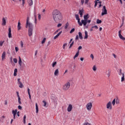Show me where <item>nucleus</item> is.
Wrapping results in <instances>:
<instances>
[{"instance_id": "nucleus-3", "label": "nucleus", "mask_w": 125, "mask_h": 125, "mask_svg": "<svg viewBox=\"0 0 125 125\" xmlns=\"http://www.w3.org/2000/svg\"><path fill=\"white\" fill-rule=\"evenodd\" d=\"M28 28V35L29 37H31L33 36V25L29 24Z\"/></svg>"}, {"instance_id": "nucleus-34", "label": "nucleus", "mask_w": 125, "mask_h": 125, "mask_svg": "<svg viewBox=\"0 0 125 125\" xmlns=\"http://www.w3.org/2000/svg\"><path fill=\"white\" fill-rule=\"evenodd\" d=\"M21 48L24 47V42H23V41H21Z\"/></svg>"}, {"instance_id": "nucleus-45", "label": "nucleus", "mask_w": 125, "mask_h": 125, "mask_svg": "<svg viewBox=\"0 0 125 125\" xmlns=\"http://www.w3.org/2000/svg\"><path fill=\"white\" fill-rule=\"evenodd\" d=\"M45 41H46V39L44 38L43 40L42 41V43L43 44L44 42H45Z\"/></svg>"}, {"instance_id": "nucleus-5", "label": "nucleus", "mask_w": 125, "mask_h": 125, "mask_svg": "<svg viewBox=\"0 0 125 125\" xmlns=\"http://www.w3.org/2000/svg\"><path fill=\"white\" fill-rule=\"evenodd\" d=\"M2 22H1V25L2 26H5L6 25V21L7 20V18L5 17H3L2 19Z\"/></svg>"}, {"instance_id": "nucleus-7", "label": "nucleus", "mask_w": 125, "mask_h": 125, "mask_svg": "<svg viewBox=\"0 0 125 125\" xmlns=\"http://www.w3.org/2000/svg\"><path fill=\"white\" fill-rule=\"evenodd\" d=\"M105 14H107V9H106V7L105 6H104L102 9V16L105 15Z\"/></svg>"}, {"instance_id": "nucleus-26", "label": "nucleus", "mask_w": 125, "mask_h": 125, "mask_svg": "<svg viewBox=\"0 0 125 125\" xmlns=\"http://www.w3.org/2000/svg\"><path fill=\"white\" fill-rule=\"evenodd\" d=\"M83 18L84 20L87 21V20L88 19V14L84 15Z\"/></svg>"}, {"instance_id": "nucleus-14", "label": "nucleus", "mask_w": 125, "mask_h": 125, "mask_svg": "<svg viewBox=\"0 0 125 125\" xmlns=\"http://www.w3.org/2000/svg\"><path fill=\"white\" fill-rule=\"evenodd\" d=\"M81 24H83V26H86V24H87V21L85 20H82L81 21Z\"/></svg>"}, {"instance_id": "nucleus-6", "label": "nucleus", "mask_w": 125, "mask_h": 125, "mask_svg": "<svg viewBox=\"0 0 125 125\" xmlns=\"http://www.w3.org/2000/svg\"><path fill=\"white\" fill-rule=\"evenodd\" d=\"M112 103L111 102H108L106 104V109H108V110H112Z\"/></svg>"}, {"instance_id": "nucleus-62", "label": "nucleus", "mask_w": 125, "mask_h": 125, "mask_svg": "<svg viewBox=\"0 0 125 125\" xmlns=\"http://www.w3.org/2000/svg\"><path fill=\"white\" fill-rule=\"evenodd\" d=\"M81 3L82 4H83L84 3V0H81Z\"/></svg>"}, {"instance_id": "nucleus-33", "label": "nucleus", "mask_w": 125, "mask_h": 125, "mask_svg": "<svg viewBox=\"0 0 125 125\" xmlns=\"http://www.w3.org/2000/svg\"><path fill=\"white\" fill-rule=\"evenodd\" d=\"M101 23H102V21L101 20H100L99 19L97 20V24H101Z\"/></svg>"}, {"instance_id": "nucleus-47", "label": "nucleus", "mask_w": 125, "mask_h": 125, "mask_svg": "<svg viewBox=\"0 0 125 125\" xmlns=\"http://www.w3.org/2000/svg\"><path fill=\"white\" fill-rule=\"evenodd\" d=\"M4 118H5V117L4 116H2V117H1L0 118V122H1V120H3V119H4Z\"/></svg>"}, {"instance_id": "nucleus-9", "label": "nucleus", "mask_w": 125, "mask_h": 125, "mask_svg": "<svg viewBox=\"0 0 125 125\" xmlns=\"http://www.w3.org/2000/svg\"><path fill=\"white\" fill-rule=\"evenodd\" d=\"M29 20H30V19H29V17H28L27 18L26 23V25H25V27L26 28H28V26H30V25H33V24H32V23H30V22L29 21Z\"/></svg>"}, {"instance_id": "nucleus-20", "label": "nucleus", "mask_w": 125, "mask_h": 125, "mask_svg": "<svg viewBox=\"0 0 125 125\" xmlns=\"http://www.w3.org/2000/svg\"><path fill=\"white\" fill-rule=\"evenodd\" d=\"M61 34H62V31L60 32L57 35H56L54 37V40H56L58 37L61 35Z\"/></svg>"}, {"instance_id": "nucleus-50", "label": "nucleus", "mask_w": 125, "mask_h": 125, "mask_svg": "<svg viewBox=\"0 0 125 125\" xmlns=\"http://www.w3.org/2000/svg\"><path fill=\"white\" fill-rule=\"evenodd\" d=\"M43 103L44 104V107H45V106H46V102L44 101H43Z\"/></svg>"}, {"instance_id": "nucleus-56", "label": "nucleus", "mask_w": 125, "mask_h": 125, "mask_svg": "<svg viewBox=\"0 0 125 125\" xmlns=\"http://www.w3.org/2000/svg\"><path fill=\"white\" fill-rule=\"evenodd\" d=\"M15 51H16V52H17L18 51V50H19V48H18L17 47H15Z\"/></svg>"}, {"instance_id": "nucleus-12", "label": "nucleus", "mask_w": 125, "mask_h": 125, "mask_svg": "<svg viewBox=\"0 0 125 125\" xmlns=\"http://www.w3.org/2000/svg\"><path fill=\"white\" fill-rule=\"evenodd\" d=\"M72 109L73 105L71 104H69L68 106L67 107V112H71Z\"/></svg>"}, {"instance_id": "nucleus-63", "label": "nucleus", "mask_w": 125, "mask_h": 125, "mask_svg": "<svg viewBox=\"0 0 125 125\" xmlns=\"http://www.w3.org/2000/svg\"><path fill=\"white\" fill-rule=\"evenodd\" d=\"M82 48H83V47H82V46H80L78 47V50H80V49H82Z\"/></svg>"}, {"instance_id": "nucleus-19", "label": "nucleus", "mask_w": 125, "mask_h": 125, "mask_svg": "<svg viewBox=\"0 0 125 125\" xmlns=\"http://www.w3.org/2000/svg\"><path fill=\"white\" fill-rule=\"evenodd\" d=\"M35 106H36V114H38L39 113V106H38V103L35 104Z\"/></svg>"}, {"instance_id": "nucleus-41", "label": "nucleus", "mask_w": 125, "mask_h": 125, "mask_svg": "<svg viewBox=\"0 0 125 125\" xmlns=\"http://www.w3.org/2000/svg\"><path fill=\"white\" fill-rule=\"evenodd\" d=\"M18 103L19 104H21V98H20V97L18 98Z\"/></svg>"}, {"instance_id": "nucleus-31", "label": "nucleus", "mask_w": 125, "mask_h": 125, "mask_svg": "<svg viewBox=\"0 0 125 125\" xmlns=\"http://www.w3.org/2000/svg\"><path fill=\"white\" fill-rule=\"evenodd\" d=\"M19 84H20L19 85V87L20 88H23V83H22V82H21V83H19Z\"/></svg>"}, {"instance_id": "nucleus-36", "label": "nucleus", "mask_w": 125, "mask_h": 125, "mask_svg": "<svg viewBox=\"0 0 125 125\" xmlns=\"http://www.w3.org/2000/svg\"><path fill=\"white\" fill-rule=\"evenodd\" d=\"M115 103H116V104H120V100L117 99L115 100Z\"/></svg>"}, {"instance_id": "nucleus-48", "label": "nucleus", "mask_w": 125, "mask_h": 125, "mask_svg": "<svg viewBox=\"0 0 125 125\" xmlns=\"http://www.w3.org/2000/svg\"><path fill=\"white\" fill-rule=\"evenodd\" d=\"M93 71H96L97 69H96V66L95 65L93 66Z\"/></svg>"}, {"instance_id": "nucleus-1", "label": "nucleus", "mask_w": 125, "mask_h": 125, "mask_svg": "<svg viewBox=\"0 0 125 125\" xmlns=\"http://www.w3.org/2000/svg\"><path fill=\"white\" fill-rule=\"evenodd\" d=\"M52 17L56 23H59V21L62 20V14L59 10L55 9L52 12Z\"/></svg>"}, {"instance_id": "nucleus-59", "label": "nucleus", "mask_w": 125, "mask_h": 125, "mask_svg": "<svg viewBox=\"0 0 125 125\" xmlns=\"http://www.w3.org/2000/svg\"><path fill=\"white\" fill-rule=\"evenodd\" d=\"M21 82V81H20V78L18 79V83H20Z\"/></svg>"}, {"instance_id": "nucleus-16", "label": "nucleus", "mask_w": 125, "mask_h": 125, "mask_svg": "<svg viewBox=\"0 0 125 125\" xmlns=\"http://www.w3.org/2000/svg\"><path fill=\"white\" fill-rule=\"evenodd\" d=\"M5 55H6V53L5 52H3V53L2 54V56H1V58H2V61H3V60H4V59H5Z\"/></svg>"}, {"instance_id": "nucleus-40", "label": "nucleus", "mask_w": 125, "mask_h": 125, "mask_svg": "<svg viewBox=\"0 0 125 125\" xmlns=\"http://www.w3.org/2000/svg\"><path fill=\"white\" fill-rule=\"evenodd\" d=\"M73 44H74V41H73L72 42V43L70 44V45L69 47V48H71V47H72L73 46Z\"/></svg>"}, {"instance_id": "nucleus-27", "label": "nucleus", "mask_w": 125, "mask_h": 125, "mask_svg": "<svg viewBox=\"0 0 125 125\" xmlns=\"http://www.w3.org/2000/svg\"><path fill=\"white\" fill-rule=\"evenodd\" d=\"M83 10H81L79 11V14L81 17H83Z\"/></svg>"}, {"instance_id": "nucleus-64", "label": "nucleus", "mask_w": 125, "mask_h": 125, "mask_svg": "<svg viewBox=\"0 0 125 125\" xmlns=\"http://www.w3.org/2000/svg\"><path fill=\"white\" fill-rule=\"evenodd\" d=\"M17 97H18V98H19V97H20V96H19V92H17Z\"/></svg>"}, {"instance_id": "nucleus-52", "label": "nucleus", "mask_w": 125, "mask_h": 125, "mask_svg": "<svg viewBox=\"0 0 125 125\" xmlns=\"http://www.w3.org/2000/svg\"><path fill=\"white\" fill-rule=\"evenodd\" d=\"M119 75L120 76H122V75H123V73H122V69H120V72L119 73Z\"/></svg>"}, {"instance_id": "nucleus-21", "label": "nucleus", "mask_w": 125, "mask_h": 125, "mask_svg": "<svg viewBox=\"0 0 125 125\" xmlns=\"http://www.w3.org/2000/svg\"><path fill=\"white\" fill-rule=\"evenodd\" d=\"M79 54H80V51L78 50L77 51V52L76 53V54H75V55L74 57V59H76V58H77V57H78V56H79Z\"/></svg>"}, {"instance_id": "nucleus-54", "label": "nucleus", "mask_w": 125, "mask_h": 125, "mask_svg": "<svg viewBox=\"0 0 125 125\" xmlns=\"http://www.w3.org/2000/svg\"><path fill=\"white\" fill-rule=\"evenodd\" d=\"M27 92L28 94H31V93L30 92V88H27Z\"/></svg>"}, {"instance_id": "nucleus-43", "label": "nucleus", "mask_w": 125, "mask_h": 125, "mask_svg": "<svg viewBox=\"0 0 125 125\" xmlns=\"http://www.w3.org/2000/svg\"><path fill=\"white\" fill-rule=\"evenodd\" d=\"M74 32H75V28H73L70 31V34H72V33H74Z\"/></svg>"}, {"instance_id": "nucleus-35", "label": "nucleus", "mask_w": 125, "mask_h": 125, "mask_svg": "<svg viewBox=\"0 0 125 125\" xmlns=\"http://www.w3.org/2000/svg\"><path fill=\"white\" fill-rule=\"evenodd\" d=\"M69 27V22H67L64 26V29H67Z\"/></svg>"}, {"instance_id": "nucleus-15", "label": "nucleus", "mask_w": 125, "mask_h": 125, "mask_svg": "<svg viewBox=\"0 0 125 125\" xmlns=\"http://www.w3.org/2000/svg\"><path fill=\"white\" fill-rule=\"evenodd\" d=\"M19 64L21 67H22V60L20 56L19 57Z\"/></svg>"}, {"instance_id": "nucleus-37", "label": "nucleus", "mask_w": 125, "mask_h": 125, "mask_svg": "<svg viewBox=\"0 0 125 125\" xmlns=\"http://www.w3.org/2000/svg\"><path fill=\"white\" fill-rule=\"evenodd\" d=\"M21 0H19L20 1H21ZM22 6H24V5L25 4L26 1L25 0H22Z\"/></svg>"}, {"instance_id": "nucleus-61", "label": "nucleus", "mask_w": 125, "mask_h": 125, "mask_svg": "<svg viewBox=\"0 0 125 125\" xmlns=\"http://www.w3.org/2000/svg\"><path fill=\"white\" fill-rule=\"evenodd\" d=\"M75 40L77 41V40H79V35H77L75 38Z\"/></svg>"}, {"instance_id": "nucleus-55", "label": "nucleus", "mask_w": 125, "mask_h": 125, "mask_svg": "<svg viewBox=\"0 0 125 125\" xmlns=\"http://www.w3.org/2000/svg\"><path fill=\"white\" fill-rule=\"evenodd\" d=\"M95 3L94 7H96V6H97V3H98L97 2V1H95Z\"/></svg>"}, {"instance_id": "nucleus-51", "label": "nucleus", "mask_w": 125, "mask_h": 125, "mask_svg": "<svg viewBox=\"0 0 125 125\" xmlns=\"http://www.w3.org/2000/svg\"><path fill=\"white\" fill-rule=\"evenodd\" d=\"M18 108L19 110H22V106H21V105H19L18 106Z\"/></svg>"}, {"instance_id": "nucleus-53", "label": "nucleus", "mask_w": 125, "mask_h": 125, "mask_svg": "<svg viewBox=\"0 0 125 125\" xmlns=\"http://www.w3.org/2000/svg\"><path fill=\"white\" fill-rule=\"evenodd\" d=\"M83 125H91V124H89V123H85Z\"/></svg>"}, {"instance_id": "nucleus-29", "label": "nucleus", "mask_w": 125, "mask_h": 125, "mask_svg": "<svg viewBox=\"0 0 125 125\" xmlns=\"http://www.w3.org/2000/svg\"><path fill=\"white\" fill-rule=\"evenodd\" d=\"M17 68L15 69L14 72V77H16V76H17Z\"/></svg>"}, {"instance_id": "nucleus-28", "label": "nucleus", "mask_w": 125, "mask_h": 125, "mask_svg": "<svg viewBox=\"0 0 125 125\" xmlns=\"http://www.w3.org/2000/svg\"><path fill=\"white\" fill-rule=\"evenodd\" d=\"M79 39L80 40H83V34H82V32H79Z\"/></svg>"}, {"instance_id": "nucleus-38", "label": "nucleus", "mask_w": 125, "mask_h": 125, "mask_svg": "<svg viewBox=\"0 0 125 125\" xmlns=\"http://www.w3.org/2000/svg\"><path fill=\"white\" fill-rule=\"evenodd\" d=\"M23 123L26 124V115H25L23 117Z\"/></svg>"}, {"instance_id": "nucleus-39", "label": "nucleus", "mask_w": 125, "mask_h": 125, "mask_svg": "<svg viewBox=\"0 0 125 125\" xmlns=\"http://www.w3.org/2000/svg\"><path fill=\"white\" fill-rule=\"evenodd\" d=\"M13 62H14V63H17V62H18V61L17 60V59H16V58H14V59H13Z\"/></svg>"}, {"instance_id": "nucleus-17", "label": "nucleus", "mask_w": 125, "mask_h": 125, "mask_svg": "<svg viewBox=\"0 0 125 125\" xmlns=\"http://www.w3.org/2000/svg\"><path fill=\"white\" fill-rule=\"evenodd\" d=\"M58 75H59V70L57 69L54 72V76H58Z\"/></svg>"}, {"instance_id": "nucleus-42", "label": "nucleus", "mask_w": 125, "mask_h": 125, "mask_svg": "<svg viewBox=\"0 0 125 125\" xmlns=\"http://www.w3.org/2000/svg\"><path fill=\"white\" fill-rule=\"evenodd\" d=\"M4 43V41H0V46H1Z\"/></svg>"}, {"instance_id": "nucleus-8", "label": "nucleus", "mask_w": 125, "mask_h": 125, "mask_svg": "<svg viewBox=\"0 0 125 125\" xmlns=\"http://www.w3.org/2000/svg\"><path fill=\"white\" fill-rule=\"evenodd\" d=\"M75 18L76 20L78 21V23L79 25H80V26H83V23H82V22H81L80 21L81 19H80V18L79 17V15H75Z\"/></svg>"}, {"instance_id": "nucleus-30", "label": "nucleus", "mask_w": 125, "mask_h": 125, "mask_svg": "<svg viewBox=\"0 0 125 125\" xmlns=\"http://www.w3.org/2000/svg\"><path fill=\"white\" fill-rule=\"evenodd\" d=\"M56 64H57V62H54L52 63V66L53 68H54V67H55V66H56Z\"/></svg>"}, {"instance_id": "nucleus-22", "label": "nucleus", "mask_w": 125, "mask_h": 125, "mask_svg": "<svg viewBox=\"0 0 125 125\" xmlns=\"http://www.w3.org/2000/svg\"><path fill=\"white\" fill-rule=\"evenodd\" d=\"M12 114L13 116H16V115H17V109L13 110L12 111Z\"/></svg>"}, {"instance_id": "nucleus-11", "label": "nucleus", "mask_w": 125, "mask_h": 125, "mask_svg": "<svg viewBox=\"0 0 125 125\" xmlns=\"http://www.w3.org/2000/svg\"><path fill=\"white\" fill-rule=\"evenodd\" d=\"M104 73L105 74V75H107L108 78H109L111 75V70H110V69H107L105 71Z\"/></svg>"}, {"instance_id": "nucleus-58", "label": "nucleus", "mask_w": 125, "mask_h": 125, "mask_svg": "<svg viewBox=\"0 0 125 125\" xmlns=\"http://www.w3.org/2000/svg\"><path fill=\"white\" fill-rule=\"evenodd\" d=\"M41 18H42V16H41V15L38 14V19H39V20H41Z\"/></svg>"}, {"instance_id": "nucleus-23", "label": "nucleus", "mask_w": 125, "mask_h": 125, "mask_svg": "<svg viewBox=\"0 0 125 125\" xmlns=\"http://www.w3.org/2000/svg\"><path fill=\"white\" fill-rule=\"evenodd\" d=\"M84 34H85V37H84V39H87V38H88V35L87 34H88L87 31H85Z\"/></svg>"}, {"instance_id": "nucleus-46", "label": "nucleus", "mask_w": 125, "mask_h": 125, "mask_svg": "<svg viewBox=\"0 0 125 125\" xmlns=\"http://www.w3.org/2000/svg\"><path fill=\"white\" fill-rule=\"evenodd\" d=\"M67 46V43H64L63 46H62V48L63 49H65V47H66V46Z\"/></svg>"}, {"instance_id": "nucleus-24", "label": "nucleus", "mask_w": 125, "mask_h": 125, "mask_svg": "<svg viewBox=\"0 0 125 125\" xmlns=\"http://www.w3.org/2000/svg\"><path fill=\"white\" fill-rule=\"evenodd\" d=\"M27 2L29 4V5H33V0H28Z\"/></svg>"}, {"instance_id": "nucleus-25", "label": "nucleus", "mask_w": 125, "mask_h": 125, "mask_svg": "<svg viewBox=\"0 0 125 125\" xmlns=\"http://www.w3.org/2000/svg\"><path fill=\"white\" fill-rule=\"evenodd\" d=\"M122 76H123L121 78V82H122V83L125 82V74L123 73Z\"/></svg>"}, {"instance_id": "nucleus-4", "label": "nucleus", "mask_w": 125, "mask_h": 125, "mask_svg": "<svg viewBox=\"0 0 125 125\" xmlns=\"http://www.w3.org/2000/svg\"><path fill=\"white\" fill-rule=\"evenodd\" d=\"M86 108L87 111H91V108H92V103H89L86 105Z\"/></svg>"}, {"instance_id": "nucleus-49", "label": "nucleus", "mask_w": 125, "mask_h": 125, "mask_svg": "<svg viewBox=\"0 0 125 125\" xmlns=\"http://www.w3.org/2000/svg\"><path fill=\"white\" fill-rule=\"evenodd\" d=\"M90 57H91V58H92V60H93V59H94V56H93V54H91L90 55Z\"/></svg>"}, {"instance_id": "nucleus-2", "label": "nucleus", "mask_w": 125, "mask_h": 125, "mask_svg": "<svg viewBox=\"0 0 125 125\" xmlns=\"http://www.w3.org/2000/svg\"><path fill=\"white\" fill-rule=\"evenodd\" d=\"M70 86H71V83L67 82L62 85V89L64 91H67L70 88Z\"/></svg>"}, {"instance_id": "nucleus-57", "label": "nucleus", "mask_w": 125, "mask_h": 125, "mask_svg": "<svg viewBox=\"0 0 125 125\" xmlns=\"http://www.w3.org/2000/svg\"><path fill=\"white\" fill-rule=\"evenodd\" d=\"M61 26H62V24H61V23H59V24L57 25L58 28H59V27H61Z\"/></svg>"}, {"instance_id": "nucleus-44", "label": "nucleus", "mask_w": 125, "mask_h": 125, "mask_svg": "<svg viewBox=\"0 0 125 125\" xmlns=\"http://www.w3.org/2000/svg\"><path fill=\"white\" fill-rule=\"evenodd\" d=\"M92 28H94V29L97 30L98 29V26H97V25H95L94 26H92Z\"/></svg>"}, {"instance_id": "nucleus-32", "label": "nucleus", "mask_w": 125, "mask_h": 125, "mask_svg": "<svg viewBox=\"0 0 125 125\" xmlns=\"http://www.w3.org/2000/svg\"><path fill=\"white\" fill-rule=\"evenodd\" d=\"M112 104L113 106H115V104H116V99H114L112 102Z\"/></svg>"}, {"instance_id": "nucleus-13", "label": "nucleus", "mask_w": 125, "mask_h": 125, "mask_svg": "<svg viewBox=\"0 0 125 125\" xmlns=\"http://www.w3.org/2000/svg\"><path fill=\"white\" fill-rule=\"evenodd\" d=\"M8 38H12V35H11V27H9L8 29Z\"/></svg>"}, {"instance_id": "nucleus-18", "label": "nucleus", "mask_w": 125, "mask_h": 125, "mask_svg": "<svg viewBox=\"0 0 125 125\" xmlns=\"http://www.w3.org/2000/svg\"><path fill=\"white\" fill-rule=\"evenodd\" d=\"M18 31H20L21 30V23H20V21H19L18 23Z\"/></svg>"}, {"instance_id": "nucleus-60", "label": "nucleus", "mask_w": 125, "mask_h": 125, "mask_svg": "<svg viewBox=\"0 0 125 125\" xmlns=\"http://www.w3.org/2000/svg\"><path fill=\"white\" fill-rule=\"evenodd\" d=\"M35 23H37V17H36V15H35Z\"/></svg>"}, {"instance_id": "nucleus-10", "label": "nucleus", "mask_w": 125, "mask_h": 125, "mask_svg": "<svg viewBox=\"0 0 125 125\" xmlns=\"http://www.w3.org/2000/svg\"><path fill=\"white\" fill-rule=\"evenodd\" d=\"M121 32H122L121 30L119 31L118 32L119 37L120 38V39H121V40H123V41H125V38L122 36V34L121 33Z\"/></svg>"}]
</instances>
